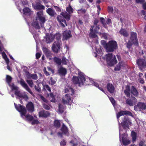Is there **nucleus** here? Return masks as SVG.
Here are the masks:
<instances>
[{
	"label": "nucleus",
	"mask_w": 146,
	"mask_h": 146,
	"mask_svg": "<svg viewBox=\"0 0 146 146\" xmlns=\"http://www.w3.org/2000/svg\"><path fill=\"white\" fill-rule=\"evenodd\" d=\"M14 105L16 110L21 113L22 115L25 116L28 120L31 121L33 120L34 118L32 115H25L27 111L24 106L20 104H19L18 106L15 103H14Z\"/></svg>",
	"instance_id": "f257e3e1"
},
{
	"label": "nucleus",
	"mask_w": 146,
	"mask_h": 146,
	"mask_svg": "<svg viewBox=\"0 0 146 146\" xmlns=\"http://www.w3.org/2000/svg\"><path fill=\"white\" fill-rule=\"evenodd\" d=\"M66 10L67 12L66 11L64 12H62L60 14L67 20L68 21L70 19V14H72L73 13L74 10L71 6L70 4L69 5L68 7H66Z\"/></svg>",
	"instance_id": "f03ea898"
},
{
	"label": "nucleus",
	"mask_w": 146,
	"mask_h": 146,
	"mask_svg": "<svg viewBox=\"0 0 146 146\" xmlns=\"http://www.w3.org/2000/svg\"><path fill=\"white\" fill-rule=\"evenodd\" d=\"M85 80V78L83 75H80L78 77L73 76L72 79L74 84L78 85V86H79L84 85V83Z\"/></svg>",
	"instance_id": "7ed1b4c3"
},
{
	"label": "nucleus",
	"mask_w": 146,
	"mask_h": 146,
	"mask_svg": "<svg viewBox=\"0 0 146 146\" xmlns=\"http://www.w3.org/2000/svg\"><path fill=\"white\" fill-rule=\"evenodd\" d=\"M117 47V43L115 40L110 41L107 43L106 50L107 52H112Z\"/></svg>",
	"instance_id": "20e7f679"
},
{
	"label": "nucleus",
	"mask_w": 146,
	"mask_h": 146,
	"mask_svg": "<svg viewBox=\"0 0 146 146\" xmlns=\"http://www.w3.org/2000/svg\"><path fill=\"white\" fill-rule=\"evenodd\" d=\"M106 61L109 66H113L117 62L115 56H114L113 57L112 53L106 54Z\"/></svg>",
	"instance_id": "39448f33"
},
{
	"label": "nucleus",
	"mask_w": 146,
	"mask_h": 146,
	"mask_svg": "<svg viewBox=\"0 0 146 146\" xmlns=\"http://www.w3.org/2000/svg\"><path fill=\"white\" fill-rule=\"evenodd\" d=\"M99 25H94L91 26L90 28V36L92 38H96L97 37L96 34L100 29Z\"/></svg>",
	"instance_id": "423d86ee"
},
{
	"label": "nucleus",
	"mask_w": 146,
	"mask_h": 146,
	"mask_svg": "<svg viewBox=\"0 0 146 146\" xmlns=\"http://www.w3.org/2000/svg\"><path fill=\"white\" fill-rule=\"evenodd\" d=\"M134 110L136 111H141L146 110V104L141 102H139L134 106Z\"/></svg>",
	"instance_id": "0eeeda50"
},
{
	"label": "nucleus",
	"mask_w": 146,
	"mask_h": 146,
	"mask_svg": "<svg viewBox=\"0 0 146 146\" xmlns=\"http://www.w3.org/2000/svg\"><path fill=\"white\" fill-rule=\"evenodd\" d=\"M121 125L124 129L129 128V125H131V122L129 118L127 116L124 117L122 119V122L121 123Z\"/></svg>",
	"instance_id": "6e6552de"
},
{
	"label": "nucleus",
	"mask_w": 146,
	"mask_h": 146,
	"mask_svg": "<svg viewBox=\"0 0 146 146\" xmlns=\"http://www.w3.org/2000/svg\"><path fill=\"white\" fill-rule=\"evenodd\" d=\"M43 13L42 12L40 11L37 13V16L36 17V20L37 21L39 20L40 21V24L41 27H42V25H44L46 20L44 17L43 16Z\"/></svg>",
	"instance_id": "1a4fd4ad"
},
{
	"label": "nucleus",
	"mask_w": 146,
	"mask_h": 146,
	"mask_svg": "<svg viewBox=\"0 0 146 146\" xmlns=\"http://www.w3.org/2000/svg\"><path fill=\"white\" fill-rule=\"evenodd\" d=\"M130 40L133 42L134 45L137 46H138V41L137 37V34L135 32H131Z\"/></svg>",
	"instance_id": "9d476101"
},
{
	"label": "nucleus",
	"mask_w": 146,
	"mask_h": 146,
	"mask_svg": "<svg viewBox=\"0 0 146 146\" xmlns=\"http://www.w3.org/2000/svg\"><path fill=\"white\" fill-rule=\"evenodd\" d=\"M137 102L136 98L133 96H131V98H128L126 100V104L130 106H132L135 105Z\"/></svg>",
	"instance_id": "9b49d317"
},
{
	"label": "nucleus",
	"mask_w": 146,
	"mask_h": 146,
	"mask_svg": "<svg viewBox=\"0 0 146 146\" xmlns=\"http://www.w3.org/2000/svg\"><path fill=\"white\" fill-rule=\"evenodd\" d=\"M58 22L60 23V26L62 27H65L67 26L66 21L64 18L60 15H58L57 17Z\"/></svg>",
	"instance_id": "f8f14e48"
},
{
	"label": "nucleus",
	"mask_w": 146,
	"mask_h": 146,
	"mask_svg": "<svg viewBox=\"0 0 146 146\" xmlns=\"http://www.w3.org/2000/svg\"><path fill=\"white\" fill-rule=\"evenodd\" d=\"M60 43L58 41H55L52 44V49L53 51L56 53H57L60 48Z\"/></svg>",
	"instance_id": "ddd939ff"
},
{
	"label": "nucleus",
	"mask_w": 146,
	"mask_h": 146,
	"mask_svg": "<svg viewBox=\"0 0 146 146\" xmlns=\"http://www.w3.org/2000/svg\"><path fill=\"white\" fill-rule=\"evenodd\" d=\"M20 83L21 85L28 92L33 96L34 94L29 88L27 85L25 83V81L23 79H21L20 81Z\"/></svg>",
	"instance_id": "4468645a"
},
{
	"label": "nucleus",
	"mask_w": 146,
	"mask_h": 146,
	"mask_svg": "<svg viewBox=\"0 0 146 146\" xmlns=\"http://www.w3.org/2000/svg\"><path fill=\"white\" fill-rule=\"evenodd\" d=\"M72 100H71L70 95L69 94H66L64 98H62V102L64 104H68L70 102H72Z\"/></svg>",
	"instance_id": "2eb2a0df"
},
{
	"label": "nucleus",
	"mask_w": 146,
	"mask_h": 146,
	"mask_svg": "<svg viewBox=\"0 0 146 146\" xmlns=\"http://www.w3.org/2000/svg\"><path fill=\"white\" fill-rule=\"evenodd\" d=\"M139 68L142 69L146 66V63L144 60L142 59H138L137 61Z\"/></svg>",
	"instance_id": "dca6fc26"
},
{
	"label": "nucleus",
	"mask_w": 146,
	"mask_h": 146,
	"mask_svg": "<svg viewBox=\"0 0 146 146\" xmlns=\"http://www.w3.org/2000/svg\"><path fill=\"white\" fill-rule=\"evenodd\" d=\"M127 115L130 116L133 115L132 113L129 111L121 110L117 113V119H118L120 116Z\"/></svg>",
	"instance_id": "f3484780"
},
{
	"label": "nucleus",
	"mask_w": 146,
	"mask_h": 146,
	"mask_svg": "<svg viewBox=\"0 0 146 146\" xmlns=\"http://www.w3.org/2000/svg\"><path fill=\"white\" fill-rule=\"evenodd\" d=\"M50 114L49 112L44 110L40 111L39 113V117L46 118L50 115Z\"/></svg>",
	"instance_id": "a211bd4d"
},
{
	"label": "nucleus",
	"mask_w": 146,
	"mask_h": 146,
	"mask_svg": "<svg viewBox=\"0 0 146 146\" xmlns=\"http://www.w3.org/2000/svg\"><path fill=\"white\" fill-rule=\"evenodd\" d=\"M26 108L28 111L33 112L34 111V105L31 102H29L26 105Z\"/></svg>",
	"instance_id": "6ab92c4d"
},
{
	"label": "nucleus",
	"mask_w": 146,
	"mask_h": 146,
	"mask_svg": "<svg viewBox=\"0 0 146 146\" xmlns=\"http://www.w3.org/2000/svg\"><path fill=\"white\" fill-rule=\"evenodd\" d=\"M119 33L124 37H127L129 36V32L124 28H121L119 31Z\"/></svg>",
	"instance_id": "aec40b11"
},
{
	"label": "nucleus",
	"mask_w": 146,
	"mask_h": 146,
	"mask_svg": "<svg viewBox=\"0 0 146 146\" xmlns=\"http://www.w3.org/2000/svg\"><path fill=\"white\" fill-rule=\"evenodd\" d=\"M15 94L20 98H23L25 99L26 100L28 99V97L26 95H23L18 90L15 91Z\"/></svg>",
	"instance_id": "412c9836"
},
{
	"label": "nucleus",
	"mask_w": 146,
	"mask_h": 146,
	"mask_svg": "<svg viewBox=\"0 0 146 146\" xmlns=\"http://www.w3.org/2000/svg\"><path fill=\"white\" fill-rule=\"evenodd\" d=\"M58 74L62 76H64L67 73L66 69L63 67H61L59 68L58 70Z\"/></svg>",
	"instance_id": "4be33fe9"
},
{
	"label": "nucleus",
	"mask_w": 146,
	"mask_h": 146,
	"mask_svg": "<svg viewBox=\"0 0 146 146\" xmlns=\"http://www.w3.org/2000/svg\"><path fill=\"white\" fill-rule=\"evenodd\" d=\"M26 73L27 78L28 79H30L31 78L35 80H37L38 79V76L37 74H31L28 71L26 72Z\"/></svg>",
	"instance_id": "5701e85b"
},
{
	"label": "nucleus",
	"mask_w": 146,
	"mask_h": 146,
	"mask_svg": "<svg viewBox=\"0 0 146 146\" xmlns=\"http://www.w3.org/2000/svg\"><path fill=\"white\" fill-rule=\"evenodd\" d=\"M108 91L110 93H113L114 92L115 88L114 86L111 84L108 83L106 86Z\"/></svg>",
	"instance_id": "b1692460"
},
{
	"label": "nucleus",
	"mask_w": 146,
	"mask_h": 146,
	"mask_svg": "<svg viewBox=\"0 0 146 146\" xmlns=\"http://www.w3.org/2000/svg\"><path fill=\"white\" fill-rule=\"evenodd\" d=\"M34 7L35 9L37 10H43L45 9V7L39 2L36 3L34 6Z\"/></svg>",
	"instance_id": "393cba45"
},
{
	"label": "nucleus",
	"mask_w": 146,
	"mask_h": 146,
	"mask_svg": "<svg viewBox=\"0 0 146 146\" xmlns=\"http://www.w3.org/2000/svg\"><path fill=\"white\" fill-rule=\"evenodd\" d=\"M125 67V64L124 62L121 61L119 62L114 68V70L115 71H119L121 69V68Z\"/></svg>",
	"instance_id": "a878e982"
},
{
	"label": "nucleus",
	"mask_w": 146,
	"mask_h": 146,
	"mask_svg": "<svg viewBox=\"0 0 146 146\" xmlns=\"http://www.w3.org/2000/svg\"><path fill=\"white\" fill-rule=\"evenodd\" d=\"M46 12L48 15L52 17H54L56 14L54 11L50 8H48L46 9Z\"/></svg>",
	"instance_id": "bb28decb"
},
{
	"label": "nucleus",
	"mask_w": 146,
	"mask_h": 146,
	"mask_svg": "<svg viewBox=\"0 0 146 146\" xmlns=\"http://www.w3.org/2000/svg\"><path fill=\"white\" fill-rule=\"evenodd\" d=\"M60 130L64 134L66 135L68 133V128L64 123L62 124Z\"/></svg>",
	"instance_id": "cd10ccee"
},
{
	"label": "nucleus",
	"mask_w": 146,
	"mask_h": 146,
	"mask_svg": "<svg viewBox=\"0 0 146 146\" xmlns=\"http://www.w3.org/2000/svg\"><path fill=\"white\" fill-rule=\"evenodd\" d=\"M64 38L65 39H67L72 36L71 32L70 31H65L63 33Z\"/></svg>",
	"instance_id": "c85d7f7f"
},
{
	"label": "nucleus",
	"mask_w": 146,
	"mask_h": 146,
	"mask_svg": "<svg viewBox=\"0 0 146 146\" xmlns=\"http://www.w3.org/2000/svg\"><path fill=\"white\" fill-rule=\"evenodd\" d=\"M131 92L133 95L135 96H137L139 95L137 90L133 86H131Z\"/></svg>",
	"instance_id": "c756f323"
},
{
	"label": "nucleus",
	"mask_w": 146,
	"mask_h": 146,
	"mask_svg": "<svg viewBox=\"0 0 146 146\" xmlns=\"http://www.w3.org/2000/svg\"><path fill=\"white\" fill-rule=\"evenodd\" d=\"M53 60L54 62L58 65H60L62 63L61 60L56 56L54 57Z\"/></svg>",
	"instance_id": "7c9ffc66"
},
{
	"label": "nucleus",
	"mask_w": 146,
	"mask_h": 146,
	"mask_svg": "<svg viewBox=\"0 0 146 146\" xmlns=\"http://www.w3.org/2000/svg\"><path fill=\"white\" fill-rule=\"evenodd\" d=\"M53 125L55 127L58 128L60 127V123L59 120H55L54 121Z\"/></svg>",
	"instance_id": "2f4dec72"
},
{
	"label": "nucleus",
	"mask_w": 146,
	"mask_h": 146,
	"mask_svg": "<svg viewBox=\"0 0 146 146\" xmlns=\"http://www.w3.org/2000/svg\"><path fill=\"white\" fill-rule=\"evenodd\" d=\"M46 42L47 43H50L54 40L53 35H50L47 36L46 38Z\"/></svg>",
	"instance_id": "473e14b6"
},
{
	"label": "nucleus",
	"mask_w": 146,
	"mask_h": 146,
	"mask_svg": "<svg viewBox=\"0 0 146 146\" xmlns=\"http://www.w3.org/2000/svg\"><path fill=\"white\" fill-rule=\"evenodd\" d=\"M32 25L36 29H39L40 28L38 23L37 21L36 20L33 22Z\"/></svg>",
	"instance_id": "72a5a7b5"
},
{
	"label": "nucleus",
	"mask_w": 146,
	"mask_h": 146,
	"mask_svg": "<svg viewBox=\"0 0 146 146\" xmlns=\"http://www.w3.org/2000/svg\"><path fill=\"white\" fill-rule=\"evenodd\" d=\"M61 35L60 33H57L54 35H53L54 39L55 38L57 40V41L61 42L60 40L61 39Z\"/></svg>",
	"instance_id": "f704fd0d"
},
{
	"label": "nucleus",
	"mask_w": 146,
	"mask_h": 146,
	"mask_svg": "<svg viewBox=\"0 0 146 146\" xmlns=\"http://www.w3.org/2000/svg\"><path fill=\"white\" fill-rule=\"evenodd\" d=\"M131 135L132 139V141L133 142L135 141L137 137V134L134 131H132L131 132Z\"/></svg>",
	"instance_id": "c9c22d12"
},
{
	"label": "nucleus",
	"mask_w": 146,
	"mask_h": 146,
	"mask_svg": "<svg viewBox=\"0 0 146 146\" xmlns=\"http://www.w3.org/2000/svg\"><path fill=\"white\" fill-rule=\"evenodd\" d=\"M122 142L123 145H127L130 143L129 140L126 139L123 137H122Z\"/></svg>",
	"instance_id": "e433bc0d"
},
{
	"label": "nucleus",
	"mask_w": 146,
	"mask_h": 146,
	"mask_svg": "<svg viewBox=\"0 0 146 146\" xmlns=\"http://www.w3.org/2000/svg\"><path fill=\"white\" fill-rule=\"evenodd\" d=\"M12 78L9 75H7L6 76V80L7 83L10 84L12 81Z\"/></svg>",
	"instance_id": "4c0bfd02"
},
{
	"label": "nucleus",
	"mask_w": 146,
	"mask_h": 146,
	"mask_svg": "<svg viewBox=\"0 0 146 146\" xmlns=\"http://www.w3.org/2000/svg\"><path fill=\"white\" fill-rule=\"evenodd\" d=\"M52 54L51 53L50 51L47 52L45 54L47 58H48L50 60H52V59L51 57Z\"/></svg>",
	"instance_id": "58836bf2"
},
{
	"label": "nucleus",
	"mask_w": 146,
	"mask_h": 146,
	"mask_svg": "<svg viewBox=\"0 0 146 146\" xmlns=\"http://www.w3.org/2000/svg\"><path fill=\"white\" fill-rule=\"evenodd\" d=\"M23 11L24 14H28L30 12L31 10L28 7H25L23 9Z\"/></svg>",
	"instance_id": "ea45409f"
},
{
	"label": "nucleus",
	"mask_w": 146,
	"mask_h": 146,
	"mask_svg": "<svg viewBox=\"0 0 146 146\" xmlns=\"http://www.w3.org/2000/svg\"><path fill=\"white\" fill-rule=\"evenodd\" d=\"M58 111L59 112L62 113L64 111V108L62 105L60 104H58Z\"/></svg>",
	"instance_id": "a19ab883"
},
{
	"label": "nucleus",
	"mask_w": 146,
	"mask_h": 146,
	"mask_svg": "<svg viewBox=\"0 0 146 146\" xmlns=\"http://www.w3.org/2000/svg\"><path fill=\"white\" fill-rule=\"evenodd\" d=\"M43 90H47L49 92H51V90L49 86L47 84H45L43 85Z\"/></svg>",
	"instance_id": "79ce46f5"
},
{
	"label": "nucleus",
	"mask_w": 146,
	"mask_h": 146,
	"mask_svg": "<svg viewBox=\"0 0 146 146\" xmlns=\"http://www.w3.org/2000/svg\"><path fill=\"white\" fill-rule=\"evenodd\" d=\"M77 11L78 13L79 14L81 13L84 14L86 13V11L85 9L81 8L80 9L78 10Z\"/></svg>",
	"instance_id": "37998d69"
},
{
	"label": "nucleus",
	"mask_w": 146,
	"mask_h": 146,
	"mask_svg": "<svg viewBox=\"0 0 146 146\" xmlns=\"http://www.w3.org/2000/svg\"><path fill=\"white\" fill-rule=\"evenodd\" d=\"M133 44V42L130 40H129L127 43L126 46L127 48L130 49Z\"/></svg>",
	"instance_id": "c03bdc74"
},
{
	"label": "nucleus",
	"mask_w": 146,
	"mask_h": 146,
	"mask_svg": "<svg viewBox=\"0 0 146 146\" xmlns=\"http://www.w3.org/2000/svg\"><path fill=\"white\" fill-rule=\"evenodd\" d=\"M26 81L30 87H33V83L32 80H27Z\"/></svg>",
	"instance_id": "a18cd8bd"
},
{
	"label": "nucleus",
	"mask_w": 146,
	"mask_h": 146,
	"mask_svg": "<svg viewBox=\"0 0 146 146\" xmlns=\"http://www.w3.org/2000/svg\"><path fill=\"white\" fill-rule=\"evenodd\" d=\"M9 86H11V89L12 90H15L16 91L18 90V87L17 86L15 85L13 83L11 86L9 84Z\"/></svg>",
	"instance_id": "49530a36"
},
{
	"label": "nucleus",
	"mask_w": 146,
	"mask_h": 146,
	"mask_svg": "<svg viewBox=\"0 0 146 146\" xmlns=\"http://www.w3.org/2000/svg\"><path fill=\"white\" fill-rule=\"evenodd\" d=\"M108 13H112L113 11V7L111 6H108Z\"/></svg>",
	"instance_id": "de8ad7c7"
},
{
	"label": "nucleus",
	"mask_w": 146,
	"mask_h": 146,
	"mask_svg": "<svg viewBox=\"0 0 146 146\" xmlns=\"http://www.w3.org/2000/svg\"><path fill=\"white\" fill-rule=\"evenodd\" d=\"M35 90L38 92H41L40 87L38 85L37 86L35 85Z\"/></svg>",
	"instance_id": "09e8293b"
},
{
	"label": "nucleus",
	"mask_w": 146,
	"mask_h": 146,
	"mask_svg": "<svg viewBox=\"0 0 146 146\" xmlns=\"http://www.w3.org/2000/svg\"><path fill=\"white\" fill-rule=\"evenodd\" d=\"M100 20L102 23L105 27L106 25V24L105 23V20L104 19L103 17H101L100 18Z\"/></svg>",
	"instance_id": "8fccbe9b"
},
{
	"label": "nucleus",
	"mask_w": 146,
	"mask_h": 146,
	"mask_svg": "<svg viewBox=\"0 0 146 146\" xmlns=\"http://www.w3.org/2000/svg\"><path fill=\"white\" fill-rule=\"evenodd\" d=\"M43 107L45 110H49L50 109V107L48 105L45 104H42Z\"/></svg>",
	"instance_id": "3c124183"
},
{
	"label": "nucleus",
	"mask_w": 146,
	"mask_h": 146,
	"mask_svg": "<svg viewBox=\"0 0 146 146\" xmlns=\"http://www.w3.org/2000/svg\"><path fill=\"white\" fill-rule=\"evenodd\" d=\"M101 43L105 47L106 49V47H107V43H106V42L104 40H102L101 41Z\"/></svg>",
	"instance_id": "603ef678"
},
{
	"label": "nucleus",
	"mask_w": 146,
	"mask_h": 146,
	"mask_svg": "<svg viewBox=\"0 0 146 146\" xmlns=\"http://www.w3.org/2000/svg\"><path fill=\"white\" fill-rule=\"evenodd\" d=\"M66 58L64 57L62 58V60H61L62 63L64 65H66L67 64V62H66Z\"/></svg>",
	"instance_id": "864d4df0"
},
{
	"label": "nucleus",
	"mask_w": 146,
	"mask_h": 146,
	"mask_svg": "<svg viewBox=\"0 0 146 146\" xmlns=\"http://www.w3.org/2000/svg\"><path fill=\"white\" fill-rule=\"evenodd\" d=\"M40 98L44 102L46 103H47L48 102V101L41 95H40Z\"/></svg>",
	"instance_id": "5fc2aeb1"
},
{
	"label": "nucleus",
	"mask_w": 146,
	"mask_h": 146,
	"mask_svg": "<svg viewBox=\"0 0 146 146\" xmlns=\"http://www.w3.org/2000/svg\"><path fill=\"white\" fill-rule=\"evenodd\" d=\"M39 123V122L38 119L33 120L32 122V125L38 124Z\"/></svg>",
	"instance_id": "6e6d98bb"
},
{
	"label": "nucleus",
	"mask_w": 146,
	"mask_h": 146,
	"mask_svg": "<svg viewBox=\"0 0 146 146\" xmlns=\"http://www.w3.org/2000/svg\"><path fill=\"white\" fill-rule=\"evenodd\" d=\"M53 7L55 8V9H56V11L57 12H61V9L59 7H58V6H55V5H54Z\"/></svg>",
	"instance_id": "4d7b16f0"
},
{
	"label": "nucleus",
	"mask_w": 146,
	"mask_h": 146,
	"mask_svg": "<svg viewBox=\"0 0 146 146\" xmlns=\"http://www.w3.org/2000/svg\"><path fill=\"white\" fill-rule=\"evenodd\" d=\"M50 81L51 82L50 84L51 85H53L54 84H55L56 83L55 81L53 79V78L52 77H51L50 78Z\"/></svg>",
	"instance_id": "13d9d810"
},
{
	"label": "nucleus",
	"mask_w": 146,
	"mask_h": 146,
	"mask_svg": "<svg viewBox=\"0 0 146 146\" xmlns=\"http://www.w3.org/2000/svg\"><path fill=\"white\" fill-rule=\"evenodd\" d=\"M138 81L139 82L142 84H143L145 82L144 79L141 78H139Z\"/></svg>",
	"instance_id": "bf43d9fd"
},
{
	"label": "nucleus",
	"mask_w": 146,
	"mask_h": 146,
	"mask_svg": "<svg viewBox=\"0 0 146 146\" xmlns=\"http://www.w3.org/2000/svg\"><path fill=\"white\" fill-rule=\"evenodd\" d=\"M60 144L61 145L65 146L66 145V142L65 140L63 139L60 143Z\"/></svg>",
	"instance_id": "052dcab7"
},
{
	"label": "nucleus",
	"mask_w": 146,
	"mask_h": 146,
	"mask_svg": "<svg viewBox=\"0 0 146 146\" xmlns=\"http://www.w3.org/2000/svg\"><path fill=\"white\" fill-rule=\"evenodd\" d=\"M69 92H71L70 94L71 95H72L74 94V89L71 87H69Z\"/></svg>",
	"instance_id": "680f3d73"
},
{
	"label": "nucleus",
	"mask_w": 146,
	"mask_h": 146,
	"mask_svg": "<svg viewBox=\"0 0 146 146\" xmlns=\"http://www.w3.org/2000/svg\"><path fill=\"white\" fill-rule=\"evenodd\" d=\"M124 92L127 97H129L130 96V91H124Z\"/></svg>",
	"instance_id": "e2e57ef3"
},
{
	"label": "nucleus",
	"mask_w": 146,
	"mask_h": 146,
	"mask_svg": "<svg viewBox=\"0 0 146 146\" xmlns=\"http://www.w3.org/2000/svg\"><path fill=\"white\" fill-rule=\"evenodd\" d=\"M41 56V54L39 52H37L36 54V59H39Z\"/></svg>",
	"instance_id": "0e129e2a"
},
{
	"label": "nucleus",
	"mask_w": 146,
	"mask_h": 146,
	"mask_svg": "<svg viewBox=\"0 0 146 146\" xmlns=\"http://www.w3.org/2000/svg\"><path fill=\"white\" fill-rule=\"evenodd\" d=\"M110 101L113 105H114L115 104V101L113 98L111 97L110 98Z\"/></svg>",
	"instance_id": "69168bd1"
},
{
	"label": "nucleus",
	"mask_w": 146,
	"mask_h": 146,
	"mask_svg": "<svg viewBox=\"0 0 146 146\" xmlns=\"http://www.w3.org/2000/svg\"><path fill=\"white\" fill-rule=\"evenodd\" d=\"M70 143L72 145L71 146H77L78 145L77 143H74L72 141H71Z\"/></svg>",
	"instance_id": "338daca9"
},
{
	"label": "nucleus",
	"mask_w": 146,
	"mask_h": 146,
	"mask_svg": "<svg viewBox=\"0 0 146 146\" xmlns=\"http://www.w3.org/2000/svg\"><path fill=\"white\" fill-rule=\"evenodd\" d=\"M98 22L99 21L98 20L95 19L94 22V25H98Z\"/></svg>",
	"instance_id": "774afa93"
}]
</instances>
